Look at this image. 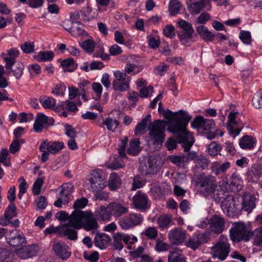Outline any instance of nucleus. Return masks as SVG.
Returning <instances> with one entry per match:
<instances>
[{
	"instance_id": "nucleus-1",
	"label": "nucleus",
	"mask_w": 262,
	"mask_h": 262,
	"mask_svg": "<svg viewBox=\"0 0 262 262\" xmlns=\"http://www.w3.org/2000/svg\"><path fill=\"white\" fill-rule=\"evenodd\" d=\"M163 120H156L150 127V137L153 143L161 146L165 139V127L174 134L178 143L185 152L188 151L194 142L192 133L186 126L190 120L189 116H164Z\"/></svg>"
},
{
	"instance_id": "nucleus-2",
	"label": "nucleus",
	"mask_w": 262,
	"mask_h": 262,
	"mask_svg": "<svg viewBox=\"0 0 262 262\" xmlns=\"http://www.w3.org/2000/svg\"><path fill=\"white\" fill-rule=\"evenodd\" d=\"M70 221L76 229L83 228L86 231L97 229L98 224L91 211H73L70 215Z\"/></svg>"
},
{
	"instance_id": "nucleus-3",
	"label": "nucleus",
	"mask_w": 262,
	"mask_h": 262,
	"mask_svg": "<svg viewBox=\"0 0 262 262\" xmlns=\"http://www.w3.org/2000/svg\"><path fill=\"white\" fill-rule=\"evenodd\" d=\"M201 191L205 195H213L216 201H220L223 198L225 190L218 186L216 178L212 176L201 177L198 182Z\"/></svg>"
},
{
	"instance_id": "nucleus-4",
	"label": "nucleus",
	"mask_w": 262,
	"mask_h": 262,
	"mask_svg": "<svg viewBox=\"0 0 262 262\" xmlns=\"http://www.w3.org/2000/svg\"><path fill=\"white\" fill-rule=\"evenodd\" d=\"M251 231L241 222H234L230 229V238L234 242H248L251 237Z\"/></svg>"
},
{
	"instance_id": "nucleus-5",
	"label": "nucleus",
	"mask_w": 262,
	"mask_h": 262,
	"mask_svg": "<svg viewBox=\"0 0 262 262\" xmlns=\"http://www.w3.org/2000/svg\"><path fill=\"white\" fill-rule=\"evenodd\" d=\"M230 250V246L227 237L221 235L219 240L211 248L210 253L212 258L224 260L229 255Z\"/></svg>"
},
{
	"instance_id": "nucleus-6",
	"label": "nucleus",
	"mask_w": 262,
	"mask_h": 262,
	"mask_svg": "<svg viewBox=\"0 0 262 262\" xmlns=\"http://www.w3.org/2000/svg\"><path fill=\"white\" fill-rule=\"evenodd\" d=\"M238 197L232 195H227L222 201L221 207L223 211L230 216L237 210V206L238 205Z\"/></svg>"
},
{
	"instance_id": "nucleus-7",
	"label": "nucleus",
	"mask_w": 262,
	"mask_h": 262,
	"mask_svg": "<svg viewBox=\"0 0 262 262\" xmlns=\"http://www.w3.org/2000/svg\"><path fill=\"white\" fill-rule=\"evenodd\" d=\"M73 186L71 184H64L58 188L57 194V200L55 202L54 205L56 207L61 208L62 205L67 204L69 202V195L72 191Z\"/></svg>"
},
{
	"instance_id": "nucleus-8",
	"label": "nucleus",
	"mask_w": 262,
	"mask_h": 262,
	"mask_svg": "<svg viewBox=\"0 0 262 262\" xmlns=\"http://www.w3.org/2000/svg\"><path fill=\"white\" fill-rule=\"evenodd\" d=\"M143 221L142 215L138 213H130L121 218L119 225L122 229H128L141 224Z\"/></svg>"
},
{
	"instance_id": "nucleus-9",
	"label": "nucleus",
	"mask_w": 262,
	"mask_h": 262,
	"mask_svg": "<svg viewBox=\"0 0 262 262\" xmlns=\"http://www.w3.org/2000/svg\"><path fill=\"white\" fill-rule=\"evenodd\" d=\"M244 125V123L237 117V116H228L227 128L229 134L234 138L239 134Z\"/></svg>"
},
{
	"instance_id": "nucleus-10",
	"label": "nucleus",
	"mask_w": 262,
	"mask_h": 262,
	"mask_svg": "<svg viewBox=\"0 0 262 262\" xmlns=\"http://www.w3.org/2000/svg\"><path fill=\"white\" fill-rule=\"evenodd\" d=\"M90 183V189L94 192H98L103 189L106 185L105 180L98 171H93L89 178Z\"/></svg>"
},
{
	"instance_id": "nucleus-11",
	"label": "nucleus",
	"mask_w": 262,
	"mask_h": 262,
	"mask_svg": "<svg viewBox=\"0 0 262 262\" xmlns=\"http://www.w3.org/2000/svg\"><path fill=\"white\" fill-rule=\"evenodd\" d=\"M191 126L198 129L208 132L213 129L214 123L213 120L204 119L201 116L196 117L191 122Z\"/></svg>"
},
{
	"instance_id": "nucleus-12",
	"label": "nucleus",
	"mask_w": 262,
	"mask_h": 262,
	"mask_svg": "<svg viewBox=\"0 0 262 262\" xmlns=\"http://www.w3.org/2000/svg\"><path fill=\"white\" fill-rule=\"evenodd\" d=\"M142 172L145 174H154L159 170L157 160L154 156H149L144 163H141Z\"/></svg>"
},
{
	"instance_id": "nucleus-13",
	"label": "nucleus",
	"mask_w": 262,
	"mask_h": 262,
	"mask_svg": "<svg viewBox=\"0 0 262 262\" xmlns=\"http://www.w3.org/2000/svg\"><path fill=\"white\" fill-rule=\"evenodd\" d=\"M4 60L6 62V68L10 70L17 79H19L23 74L24 67L23 64L20 62H16L15 60L8 58V57H5Z\"/></svg>"
},
{
	"instance_id": "nucleus-14",
	"label": "nucleus",
	"mask_w": 262,
	"mask_h": 262,
	"mask_svg": "<svg viewBox=\"0 0 262 262\" xmlns=\"http://www.w3.org/2000/svg\"><path fill=\"white\" fill-rule=\"evenodd\" d=\"M7 239L9 245L13 247L20 246L26 242L24 235L16 229L9 230Z\"/></svg>"
},
{
	"instance_id": "nucleus-15",
	"label": "nucleus",
	"mask_w": 262,
	"mask_h": 262,
	"mask_svg": "<svg viewBox=\"0 0 262 262\" xmlns=\"http://www.w3.org/2000/svg\"><path fill=\"white\" fill-rule=\"evenodd\" d=\"M54 253L63 260L67 259L71 255L69 247L63 242H56L53 244Z\"/></svg>"
},
{
	"instance_id": "nucleus-16",
	"label": "nucleus",
	"mask_w": 262,
	"mask_h": 262,
	"mask_svg": "<svg viewBox=\"0 0 262 262\" xmlns=\"http://www.w3.org/2000/svg\"><path fill=\"white\" fill-rule=\"evenodd\" d=\"M186 231L182 228H175L169 231L168 237L173 244L179 245L186 240Z\"/></svg>"
},
{
	"instance_id": "nucleus-17",
	"label": "nucleus",
	"mask_w": 262,
	"mask_h": 262,
	"mask_svg": "<svg viewBox=\"0 0 262 262\" xmlns=\"http://www.w3.org/2000/svg\"><path fill=\"white\" fill-rule=\"evenodd\" d=\"M84 119L91 120H97L100 125L105 124L109 130H114L118 126L119 122L117 120H113L110 118H107L105 120L103 119L102 116H82Z\"/></svg>"
},
{
	"instance_id": "nucleus-18",
	"label": "nucleus",
	"mask_w": 262,
	"mask_h": 262,
	"mask_svg": "<svg viewBox=\"0 0 262 262\" xmlns=\"http://www.w3.org/2000/svg\"><path fill=\"white\" fill-rule=\"evenodd\" d=\"M54 120L51 117L47 116H37L34 124V129L36 132H41L44 128H47L49 125H52Z\"/></svg>"
},
{
	"instance_id": "nucleus-19",
	"label": "nucleus",
	"mask_w": 262,
	"mask_h": 262,
	"mask_svg": "<svg viewBox=\"0 0 262 262\" xmlns=\"http://www.w3.org/2000/svg\"><path fill=\"white\" fill-rule=\"evenodd\" d=\"M133 203L136 208L140 210L145 209L149 206L147 195L140 191H138L134 196Z\"/></svg>"
},
{
	"instance_id": "nucleus-20",
	"label": "nucleus",
	"mask_w": 262,
	"mask_h": 262,
	"mask_svg": "<svg viewBox=\"0 0 262 262\" xmlns=\"http://www.w3.org/2000/svg\"><path fill=\"white\" fill-rule=\"evenodd\" d=\"M108 204L113 216L116 218L126 214L128 211L127 207L119 202H113Z\"/></svg>"
},
{
	"instance_id": "nucleus-21",
	"label": "nucleus",
	"mask_w": 262,
	"mask_h": 262,
	"mask_svg": "<svg viewBox=\"0 0 262 262\" xmlns=\"http://www.w3.org/2000/svg\"><path fill=\"white\" fill-rule=\"evenodd\" d=\"M210 224L211 230L214 233L219 234L224 230L225 220L223 217L214 215L210 219Z\"/></svg>"
},
{
	"instance_id": "nucleus-22",
	"label": "nucleus",
	"mask_w": 262,
	"mask_h": 262,
	"mask_svg": "<svg viewBox=\"0 0 262 262\" xmlns=\"http://www.w3.org/2000/svg\"><path fill=\"white\" fill-rule=\"evenodd\" d=\"M150 116H146V117L141 121L136 126L135 130V134L136 136H141L145 133V132L147 130V127L148 126V129L150 131V127L151 125L154 124V121L153 123H151L150 120ZM150 132H149V134ZM150 136V135L149 134Z\"/></svg>"
},
{
	"instance_id": "nucleus-23",
	"label": "nucleus",
	"mask_w": 262,
	"mask_h": 262,
	"mask_svg": "<svg viewBox=\"0 0 262 262\" xmlns=\"http://www.w3.org/2000/svg\"><path fill=\"white\" fill-rule=\"evenodd\" d=\"M111 240V237L108 235L104 233H100L96 234L94 242L96 247L103 249L107 247Z\"/></svg>"
},
{
	"instance_id": "nucleus-24",
	"label": "nucleus",
	"mask_w": 262,
	"mask_h": 262,
	"mask_svg": "<svg viewBox=\"0 0 262 262\" xmlns=\"http://www.w3.org/2000/svg\"><path fill=\"white\" fill-rule=\"evenodd\" d=\"M76 228L72 225L71 222L67 224L63 225L61 227V232L64 236H67L68 238L75 241L77 239V232L76 231Z\"/></svg>"
},
{
	"instance_id": "nucleus-25",
	"label": "nucleus",
	"mask_w": 262,
	"mask_h": 262,
	"mask_svg": "<svg viewBox=\"0 0 262 262\" xmlns=\"http://www.w3.org/2000/svg\"><path fill=\"white\" fill-rule=\"evenodd\" d=\"M255 198L249 193H245L243 196L242 209L246 211H251L255 206Z\"/></svg>"
},
{
	"instance_id": "nucleus-26",
	"label": "nucleus",
	"mask_w": 262,
	"mask_h": 262,
	"mask_svg": "<svg viewBox=\"0 0 262 262\" xmlns=\"http://www.w3.org/2000/svg\"><path fill=\"white\" fill-rule=\"evenodd\" d=\"M16 254L22 259H26L33 256L35 251L33 245H28L15 250Z\"/></svg>"
},
{
	"instance_id": "nucleus-27",
	"label": "nucleus",
	"mask_w": 262,
	"mask_h": 262,
	"mask_svg": "<svg viewBox=\"0 0 262 262\" xmlns=\"http://www.w3.org/2000/svg\"><path fill=\"white\" fill-rule=\"evenodd\" d=\"M109 208L108 204L106 206H101L95 213V216L97 219L103 221H110L113 215Z\"/></svg>"
},
{
	"instance_id": "nucleus-28",
	"label": "nucleus",
	"mask_w": 262,
	"mask_h": 262,
	"mask_svg": "<svg viewBox=\"0 0 262 262\" xmlns=\"http://www.w3.org/2000/svg\"><path fill=\"white\" fill-rule=\"evenodd\" d=\"M121 184V180L117 173H111L108 181V186L111 190H116L120 188Z\"/></svg>"
},
{
	"instance_id": "nucleus-29",
	"label": "nucleus",
	"mask_w": 262,
	"mask_h": 262,
	"mask_svg": "<svg viewBox=\"0 0 262 262\" xmlns=\"http://www.w3.org/2000/svg\"><path fill=\"white\" fill-rule=\"evenodd\" d=\"M140 142L138 138L132 140L129 142V147L127 150L128 154L136 156L142 150L140 146Z\"/></svg>"
},
{
	"instance_id": "nucleus-30",
	"label": "nucleus",
	"mask_w": 262,
	"mask_h": 262,
	"mask_svg": "<svg viewBox=\"0 0 262 262\" xmlns=\"http://www.w3.org/2000/svg\"><path fill=\"white\" fill-rule=\"evenodd\" d=\"M172 221V219L171 215L163 214L157 219V224L161 229H165L169 228Z\"/></svg>"
},
{
	"instance_id": "nucleus-31",
	"label": "nucleus",
	"mask_w": 262,
	"mask_h": 262,
	"mask_svg": "<svg viewBox=\"0 0 262 262\" xmlns=\"http://www.w3.org/2000/svg\"><path fill=\"white\" fill-rule=\"evenodd\" d=\"M230 186L231 189L235 191H238L242 189L243 183L239 175L233 173L231 177Z\"/></svg>"
},
{
	"instance_id": "nucleus-32",
	"label": "nucleus",
	"mask_w": 262,
	"mask_h": 262,
	"mask_svg": "<svg viewBox=\"0 0 262 262\" xmlns=\"http://www.w3.org/2000/svg\"><path fill=\"white\" fill-rule=\"evenodd\" d=\"M255 140L250 136H245L239 141V146L243 149H251L253 148Z\"/></svg>"
},
{
	"instance_id": "nucleus-33",
	"label": "nucleus",
	"mask_w": 262,
	"mask_h": 262,
	"mask_svg": "<svg viewBox=\"0 0 262 262\" xmlns=\"http://www.w3.org/2000/svg\"><path fill=\"white\" fill-rule=\"evenodd\" d=\"M42 142H45L47 145L46 149L48 151L52 154H55L62 149L64 147V144L62 142L55 141L53 142H49L47 140L43 141Z\"/></svg>"
},
{
	"instance_id": "nucleus-34",
	"label": "nucleus",
	"mask_w": 262,
	"mask_h": 262,
	"mask_svg": "<svg viewBox=\"0 0 262 262\" xmlns=\"http://www.w3.org/2000/svg\"><path fill=\"white\" fill-rule=\"evenodd\" d=\"M253 244L257 247H262V227L255 229L251 232Z\"/></svg>"
},
{
	"instance_id": "nucleus-35",
	"label": "nucleus",
	"mask_w": 262,
	"mask_h": 262,
	"mask_svg": "<svg viewBox=\"0 0 262 262\" xmlns=\"http://www.w3.org/2000/svg\"><path fill=\"white\" fill-rule=\"evenodd\" d=\"M194 32L189 31L181 30L177 32V35L181 42L185 45L188 42L189 40L192 38V34Z\"/></svg>"
},
{
	"instance_id": "nucleus-36",
	"label": "nucleus",
	"mask_w": 262,
	"mask_h": 262,
	"mask_svg": "<svg viewBox=\"0 0 262 262\" xmlns=\"http://www.w3.org/2000/svg\"><path fill=\"white\" fill-rule=\"evenodd\" d=\"M187 5L189 12L192 14H199L205 7V4L203 1L187 3Z\"/></svg>"
},
{
	"instance_id": "nucleus-37",
	"label": "nucleus",
	"mask_w": 262,
	"mask_h": 262,
	"mask_svg": "<svg viewBox=\"0 0 262 262\" xmlns=\"http://www.w3.org/2000/svg\"><path fill=\"white\" fill-rule=\"evenodd\" d=\"M40 102L42 105L46 108H49L56 111L57 107L55 106L56 100L53 98L48 97L46 99L40 98Z\"/></svg>"
},
{
	"instance_id": "nucleus-38",
	"label": "nucleus",
	"mask_w": 262,
	"mask_h": 262,
	"mask_svg": "<svg viewBox=\"0 0 262 262\" xmlns=\"http://www.w3.org/2000/svg\"><path fill=\"white\" fill-rule=\"evenodd\" d=\"M125 158L124 156H119L114 159V161L109 164V167L113 169H117L121 168L124 167L125 163L124 159Z\"/></svg>"
},
{
	"instance_id": "nucleus-39",
	"label": "nucleus",
	"mask_w": 262,
	"mask_h": 262,
	"mask_svg": "<svg viewBox=\"0 0 262 262\" xmlns=\"http://www.w3.org/2000/svg\"><path fill=\"white\" fill-rule=\"evenodd\" d=\"M170 161L179 167H184L186 164L185 155L182 156H171L169 157Z\"/></svg>"
},
{
	"instance_id": "nucleus-40",
	"label": "nucleus",
	"mask_w": 262,
	"mask_h": 262,
	"mask_svg": "<svg viewBox=\"0 0 262 262\" xmlns=\"http://www.w3.org/2000/svg\"><path fill=\"white\" fill-rule=\"evenodd\" d=\"M168 262H186V261L184 256L180 253L170 251L168 256Z\"/></svg>"
},
{
	"instance_id": "nucleus-41",
	"label": "nucleus",
	"mask_w": 262,
	"mask_h": 262,
	"mask_svg": "<svg viewBox=\"0 0 262 262\" xmlns=\"http://www.w3.org/2000/svg\"><path fill=\"white\" fill-rule=\"evenodd\" d=\"M54 56V54L52 51L39 52L36 56V58L38 61H46L51 60Z\"/></svg>"
},
{
	"instance_id": "nucleus-42",
	"label": "nucleus",
	"mask_w": 262,
	"mask_h": 262,
	"mask_svg": "<svg viewBox=\"0 0 262 262\" xmlns=\"http://www.w3.org/2000/svg\"><path fill=\"white\" fill-rule=\"evenodd\" d=\"M128 81H114L113 82V88L116 91H124L129 89Z\"/></svg>"
},
{
	"instance_id": "nucleus-43",
	"label": "nucleus",
	"mask_w": 262,
	"mask_h": 262,
	"mask_svg": "<svg viewBox=\"0 0 262 262\" xmlns=\"http://www.w3.org/2000/svg\"><path fill=\"white\" fill-rule=\"evenodd\" d=\"M162 103H159L158 111L160 115H188V113L183 110H179L178 112H172L170 110L167 109L165 110L162 107Z\"/></svg>"
},
{
	"instance_id": "nucleus-44",
	"label": "nucleus",
	"mask_w": 262,
	"mask_h": 262,
	"mask_svg": "<svg viewBox=\"0 0 262 262\" xmlns=\"http://www.w3.org/2000/svg\"><path fill=\"white\" fill-rule=\"evenodd\" d=\"M181 4L178 0H172L169 3V11L171 15H174L179 12Z\"/></svg>"
},
{
	"instance_id": "nucleus-45",
	"label": "nucleus",
	"mask_w": 262,
	"mask_h": 262,
	"mask_svg": "<svg viewBox=\"0 0 262 262\" xmlns=\"http://www.w3.org/2000/svg\"><path fill=\"white\" fill-rule=\"evenodd\" d=\"M185 245L193 250H195L201 245L199 242L196 235L189 237L186 242Z\"/></svg>"
},
{
	"instance_id": "nucleus-46",
	"label": "nucleus",
	"mask_w": 262,
	"mask_h": 262,
	"mask_svg": "<svg viewBox=\"0 0 262 262\" xmlns=\"http://www.w3.org/2000/svg\"><path fill=\"white\" fill-rule=\"evenodd\" d=\"M17 215L16 208L14 203H10L7 208L4 216L7 219H12Z\"/></svg>"
},
{
	"instance_id": "nucleus-47",
	"label": "nucleus",
	"mask_w": 262,
	"mask_h": 262,
	"mask_svg": "<svg viewBox=\"0 0 262 262\" xmlns=\"http://www.w3.org/2000/svg\"><path fill=\"white\" fill-rule=\"evenodd\" d=\"M221 146L214 142H211L208 146V152L211 156H215L221 151Z\"/></svg>"
},
{
	"instance_id": "nucleus-48",
	"label": "nucleus",
	"mask_w": 262,
	"mask_h": 262,
	"mask_svg": "<svg viewBox=\"0 0 262 262\" xmlns=\"http://www.w3.org/2000/svg\"><path fill=\"white\" fill-rule=\"evenodd\" d=\"M123 237V234L119 232L115 233L113 236L114 245L119 250H121L123 248L122 244Z\"/></svg>"
},
{
	"instance_id": "nucleus-49",
	"label": "nucleus",
	"mask_w": 262,
	"mask_h": 262,
	"mask_svg": "<svg viewBox=\"0 0 262 262\" xmlns=\"http://www.w3.org/2000/svg\"><path fill=\"white\" fill-rule=\"evenodd\" d=\"M88 203V199L83 197L77 200L73 205L74 211H81V209L84 208L87 205Z\"/></svg>"
},
{
	"instance_id": "nucleus-50",
	"label": "nucleus",
	"mask_w": 262,
	"mask_h": 262,
	"mask_svg": "<svg viewBox=\"0 0 262 262\" xmlns=\"http://www.w3.org/2000/svg\"><path fill=\"white\" fill-rule=\"evenodd\" d=\"M210 161L203 156H200L195 161L196 165L202 169H206Z\"/></svg>"
},
{
	"instance_id": "nucleus-51",
	"label": "nucleus",
	"mask_w": 262,
	"mask_h": 262,
	"mask_svg": "<svg viewBox=\"0 0 262 262\" xmlns=\"http://www.w3.org/2000/svg\"><path fill=\"white\" fill-rule=\"evenodd\" d=\"M11 253L5 248H0V262H11Z\"/></svg>"
},
{
	"instance_id": "nucleus-52",
	"label": "nucleus",
	"mask_w": 262,
	"mask_h": 262,
	"mask_svg": "<svg viewBox=\"0 0 262 262\" xmlns=\"http://www.w3.org/2000/svg\"><path fill=\"white\" fill-rule=\"evenodd\" d=\"M158 230L156 227H148L143 233L148 238L150 239H155L158 235Z\"/></svg>"
},
{
	"instance_id": "nucleus-53",
	"label": "nucleus",
	"mask_w": 262,
	"mask_h": 262,
	"mask_svg": "<svg viewBox=\"0 0 262 262\" xmlns=\"http://www.w3.org/2000/svg\"><path fill=\"white\" fill-rule=\"evenodd\" d=\"M145 184V181L140 176H136L133 180L132 190H136L137 189L142 187Z\"/></svg>"
},
{
	"instance_id": "nucleus-54",
	"label": "nucleus",
	"mask_w": 262,
	"mask_h": 262,
	"mask_svg": "<svg viewBox=\"0 0 262 262\" xmlns=\"http://www.w3.org/2000/svg\"><path fill=\"white\" fill-rule=\"evenodd\" d=\"M200 245L207 243L210 239V232L205 231L203 233L195 234Z\"/></svg>"
},
{
	"instance_id": "nucleus-55",
	"label": "nucleus",
	"mask_w": 262,
	"mask_h": 262,
	"mask_svg": "<svg viewBox=\"0 0 262 262\" xmlns=\"http://www.w3.org/2000/svg\"><path fill=\"white\" fill-rule=\"evenodd\" d=\"M84 50L88 53H92L94 50V43L92 40H86L84 41L81 45Z\"/></svg>"
},
{
	"instance_id": "nucleus-56",
	"label": "nucleus",
	"mask_w": 262,
	"mask_h": 262,
	"mask_svg": "<svg viewBox=\"0 0 262 262\" xmlns=\"http://www.w3.org/2000/svg\"><path fill=\"white\" fill-rule=\"evenodd\" d=\"M252 105L255 108H262V94L258 93L255 94L252 98Z\"/></svg>"
},
{
	"instance_id": "nucleus-57",
	"label": "nucleus",
	"mask_w": 262,
	"mask_h": 262,
	"mask_svg": "<svg viewBox=\"0 0 262 262\" xmlns=\"http://www.w3.org/2000/svg\"><path fill=\"white\" fill-rule=\"evenodd\" d=\"M18 182L20 184L19 185V190L18 196L20 199L23 195L26 192L27 183L23 177L20 178L18 179Z\"/></svg>"
},
{
	"instance_id": "nucleus-58",
	"label": "nucleus",
	"mask_w": 262,
	"mask_h": 262,
	"mask_svg": "<svg viewBox=\"0 0 262 262\" xmlns=\"http://www.w3.org/2000/svg\"><path fill=\"white\" fill-rule=\"evenodd\" d=\"M43 183V179L38 178L34 182L33 186V192L34 194L37 195L40 192V189Z\"/></svg>"
},
{
	"instance_id": "nucleus-59",
	"label": "nucleus",
	"mask_w": 262,
	"mask_h": 262,
	"mask_svg": "<svg viewBox=\"0 0 262 262\" xmlns=\"http://www.w3.org/2000/svg\"><path fill=\"white\" fill-rule=\"evenodd\" d=\"M239 38L246 44H249L251 41L250 33L246 31H241L240 32Z\"/></svg>"
},
{
	"instance_id": "nucleus-60",
	"label": "nucleus",
	"mask_w": 262,
	"mask_h": 262,
	"mask_svg": "<svg viewBox=\"0 0 262 262\" xmlns=\"http://www.w3.org/2000/svg\"><path fill=\"white\" fill-rule=\"evenodd\" d=\"M66 90V86L62 83L57 84L52 91V94L62 96Z\"/></svg>"
},
{
	"instance_id": "nucleus-61",
	"label": "nucleus",
	"mask_w": 262,
	"mask_h": 262,
	"mask_svg": "<svg viewBox=\"0 0 262 262\" xmlns=\"http://www.w3.org/2000/svg\"><path fill=\"white\" fill-rule=\"evenodd\" d=\"M64 127L66 135L70 138H75L77 136V132L74 128L68 124H65Z\"/></svg>"
},
{
	"instance_id": "nucleus-62",
	"label": "nucleus",
	"mask_w": 262,
	"mask_h": 262,
	"mask_svg": "<svg viewBox=\"0 0 262 262\" xmlns=\"http://www.w3.org/2000/svg\"><path fill=\"white\" fill-rule=\"evenodd\" d=\"M20 48L24 53L29 54L34 52V46L33 43L25 42L21 45Z\"/></svg>"
},
{
	"instance_id": "nucleus-63",
	"label": "nucleus",
	"mask_w": 262,
	"mask_h": 262,
	"mask_svg": "<svg viewBox=\"0 0 262 262\" xmlns=\"http://www.w3.org/2000/svg\"><path fill=\"white\" fill-rule=\"evenodd\" d=\"M83 256L85 259L91 262H96L99 258V253L97 251H94L89 255L86 252H85Z\"/></svg>"
},
{
	"instance_id": "nucleus-64",
	"label": "nucleus",
	"mask_w": 262,
	"mask_h": 262,
	"mask_svg": "<svg viewBox=\"0 0 262 262\" xmlns=\"http://www.w3.org/2000/svg\"><path fill=\"white\" fill-rule=\"evenodd\" d=\"M37 209L41 210L45 209L47 205L46 199L43 196H41L36 200Z\"/></svg>"
}]
</instances>
